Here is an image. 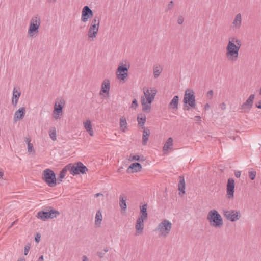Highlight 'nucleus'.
I'll list each match as a JSON object with an SVG mask.
<instances>
[{
  "label": "nucleus",
  "instance_id": "nucleus-1",
  "mask_svg": "<svg viewBox=\"0 0 261 261\" xmlns=\"http://www.w3.org/2000/svg\"><path fill=\"white\" fill-rule=\"evenodd\" d=\"M241 45V40L237 37L231 36L228 38L225 54L228 61L236 62L238 60Z\"/></svg>",
  "mask_w": 261,
  "mask_h": 261
},
{
  "label": "nucleus",
  "instance_id": "nucleus-2",
  "mask_svg": "<svg viewBox=\"0 0 261 261\" xmlns=\"http://www.w3.org/2000/svg\"><path fill=\"white\" fill-rule=\"evenodd\" d=\"M157 92L158 90L155 87H148L143 88V95L141 97V102L143 112L147 113L150 112L151 103L155 98Z\"/></svg>",
  "mask_w": 261,
  "mask_h": 261
},
{
  "label": "nucleus",
  "instance_id": "nucleus-3",
  "mask_svg": "<svg viewBox=\"0 0 261 261\" xmlns=\"http://www.w3.org/2000/svg\"><path fill=\"white\" fill-rule=\"evenodd\" d=\"M130 64L128 61H121L116 70L115 74L117 79L120 83L125 82L129 76L128 70L130 68Z\"/></svg>",
  "mask_w": 261,
  "mask_h": 261
},
{
  "label": "nucleus",
  "instance_id": "nucleus-4",
  "mask_svg": "<svg viewBox=\"0 0 261 261\" xmlns=\"http://www.w3.org/2000/svg\"><path fill=\"white\" fill-rule=\"evenodd\" d=\"M172 228L171 222L167 219L162 220L157 225L154 231L160 238H166L171 233Z\"/></svg>",
  "mask_w": 261,
  "mask_h": 261
},
{
  "label": "nucleus",
  "instance_id": "nucleus-5",
  "mask_svg": "<svg viewBox=\"0 0 261 261\" xmlns=\"http://www.w3.org/2000/svg\"><path fill=\"white\" fill-rule=\"evenodd\" d=\"M41 18L39 14L33 15L30 19L28 30V34L30 37L33 38L38 34L41 26Z\"/></svg>",
  "mask_w": 261,
  "mask_h": 261
},
{
  "label": "nucleus",
  "instance_id": "nucleus-6",
  "mask_svg": "<svg viewBox=\"0 0 261 261\" xmlns=\"http://www.w3.org/2000/svg\"><path fill=\"white\" fill-rule=\"evenodd\" d=\"M206 218L210 225L214 228H220L223 225L222 216L215 209L211 210L208 212Z\"/></svg>",
  "mask_w": 261,
  "mask_h": 261
},
{
  "label": "nucleus",
  "instance_id": "nucleus-7",
  "mask_svg": "<svg viewBox=\"0 0 261 261\" xmlns=\"http://www.w3.org/2000/svg\"><path fill=\"white\" fill-rule=\"evenodd\" d=\"M100 27V19L97 16H95L90 22L88 27L87 36L88 40L93 41L98 35Z\"/></svg>",
  "mask_w": 261,
  "mask_h": 261
},
{
  "label": "nucleus",
  "instance_id": "nucleus-8",
  "mask_svg": "<svg viewBox=\"0 0 261 261\" xmlns=\"http://www.w3.org/2000/svg\"><path fill=\"white\" fill-rule=\"evenodd\" d=\"M66 105L65 100L62 97L57 98L54 103L52 113L53 118L55 120L60 119L63 114V108Z\"/></svg>",
  "mask_w": 261,
  "mask_h": 261
},
{
  "label": "nucleus",
  "instance_id": "nucleus-9",
  "mask_svg": "<svg viewBox=\"0 0 261 261\" xmlns=\"http://www.w3.org/2000/svg\"><path fill=\"white\" fill-rule=\"evenodd\" d=\"M43 179L49 187H54L57 185L55 174L50 169H46L43 171Z\"/></svg>",
  "mask_w": 261,
  "mask_h": 261
},
{
  "label": "nucleus",
  "instance_id": "nucleus-10",
  "mask_svg": "<svg viewBox=\"0 0 261 261\" xmlns=\"http://www.w3.org/2000/svg\"><path fill=\"white\" fill-rule=\"evenodd\" d=\"M68 166L70 169V173L73 175L80 174H84L88 171L87 168L81 162L69 164Z\"/></svg>",
  "mask_w": 261,
  "mask_h": 261
},
{
  "label": "nucleus",
  "instance_id": "nucleus-11",
  "mask_svg": "<svg viewBox=\"0 0 261 261\" xmlns=\"http://www.w3.org/2000/svg\"><path fill=\"white\" fill-rule=\"evenodd\" d=\"M183 101L184 103L187 104L191 108H194L195 107V97L194 92L192 90L187 89L186 90Z\"/></svg>",
  "mask_w": 261,
  "mask_h": 261
},
{
  "label": "nucleus",
  "instance_id": "nucleus-12",
  "mask_svg": "<svg viewBox=\"0 0 261 261\" xmlns=\"http://www.w3.org/2000/svg\"><path fill=\"white\" fill-rule=\"evenodd\" d=\"M60 213L59 211L51 209L48 212L45 211H40L39 212L36 217L43 221H45L47 219H53L57 217L58 215H59Z\"/></svg>",
  "mask_w": 261,
  "mask_h": 261
},
{
  "label": "nucleus",
  "instance_id": "nucleus-13",
  "mask_svg": "<svg viewBox=\"0 0 261 261\" xmlns=\"http://www.w3.org/2000/svg\"><path fill=\"white\" fill-rule=\"evenodd\" d=\"M224 216L227 220L235 222L240 219L241 214L239 211L230 210L224 211Z\"/></svg>",
  "mask_w": 261,
  "mask_h": 261
},
{
  "label": "nucleus",
  "instance_id": "nucleus-14",
  "mask_svg": "<svg viewBox=\"0 0 261 261\" xmlns=\"http://www.w3.org/2000/svg\"><path fill=\"white\" fill-rule=\"evenodd\" d=\"M110 88L111 85L110 80L108 79H105L101 83L99 95L104 97H109Z\"/></svg>",
  "mask_w": 261,
  "mask_h": 261
},
{
  "label": "nucleus",
  "instance_id": "nucleus-15",
  "mask_svg": "<svg viewBox=\"0 0 261 261\" xmlns=\"http://www.w3.org/2000/svg\"><path fill=\"white\" fill-rule=\"evenodd\" d=\"M243 25V15L241 13L236 14L231 22V27L233 30L241 29Z\"/></svg>",
  "mask_w": 261,
  "mask_h": 261
},
{
  "label": "nucleus",
  "instance_id": "nucleus-16",
  "mask_svg": "<svg viewBox=\"0 0 261 261\" xmlns=\"http://www.w3.org/2000/svg\"><path fill=\"white\" fill-rule=\"evenodd\" d=\"M255 98V95L251 94L249 95L247 100L241 106V109L244 112H248L251 110L253 107V101Z\"/></svg>",
  "mask_w": 261,
  "mask_h": 261
},
{
  "label": "nucleus",
  "instance_id": "nucleus-17",
  "mask_svg": "<svg viewBox=\"0 0 261 261\" xmlns=\"http://www.w3.org/2000/svg\"><path fill=\"white\" fill-rule=\"evenodd\" d=\"M93 15V13L91 9L88 6H85L82 10L81 21L83 22H86L92 17Z\"/></svg>",
  "mask_w": 261,
  "mask_h": 261
},
{
  "label": "nucleus",
  "instance_id": "nucleus-18",
  "mask_svg": "<svg viewBox=\"0 0 261 261\" xmlns=\"http://www.w3.org/2000/svg\"><path fill=\"white\" fill-rule=\"evenodd\" d=\"M234 187V180L232 178H229L228 180L226 187V195L227 197L229 199L233 198Z\"/></svg>",
  "mask_w": 261,
  "mask_h": 261
},
{
  "label": "nucleus",
  "instance_id": "nucleus-19",
  "mask_svg": "<svg viewBox=\"0 0 261 261\" xmlns=\"http://www.w3.org/2000/svg\"><path fill=\"white\" fill-rule=\"evenodd\" d=\"M146 220L137 218L135 226V235L139 236L143 233L144 230V221Z\"/></svg>",
  "mask_w": 261,
  "mask_h": 261
},
{
  "label": "nucleus",
  "instance_id": "nucleus-20",
  "mask_svg": "<svg viewBox=\"0 0 261 261\" xmlns=\"http://www.w3.org/2000/svg\"><path fill=\"white\" fill-rule=\"evenodd\" d=\"M21 95V90L19 87H15L13 89L12 103L13 106L17 105L19 98Z\"/></svg>",
  "mask_w": 261,
  "mask_h": 261
},
{
  "label": "nucleus",
  "instance_id": "nucleus-21",
  "mask_svg": "<svg viewBox=\"0 0 261 261\" xmlns=\"http://www.w3.org/2000/svg\"><path fill=\"white\" fill-rule=\"evenodd\" d=\"M173 150V139L172 137H169L165 141L163 147V151L164 154H167L169 151Z\"/></svg>",
  "mask_w": 261,
  "mask_h": 261
},
{
  "label": "nucleus",
  "instance_id": "nucleus-22",
  "mask_svg": "<svg viewBox=\"0 0 261 261\" xmlns=\"http://www.w3.org/2000/svg\"><path fill=\"white\" fill-rule=\"evenodd\" d=\"M83 127L88 134L93 137L94 135V132L91 120L89 119H86L83 122Z\"/></svg>",
  "mask_w": 261,
  "mask_h": 261
},
{
  "label": "nucleus",
  "instance_id": "nucleus-23",
  "mask_svg": "<svg viewBox=\"0 0 261 261\" xmlns=\"http://www.w3.org/2000/svg\"><path fill=\"white\" fill-rule=\"evenodd\" d=\"M25 114V109L24 107H20L18 110H17L14 115V120L15 122H17L19 120H22Z\"/></svg>",
  "mask_w": 261,
  "mask_h": 261
},
{
  "label": "nucleus",
  "instance_id": "nucleus-24",
  "mask_svg": "<svg viewBox=\"0 0 261 261\" xmlns=\"http://www.w3.org/2000/svg\"><path fill=\"white\" fill-rule=\"evenodd\" d=\"M103 219L102 212L100 210L97 211L95 216V226L96 227L99 228L101 227Z\"/></svg>",
  "mask_w": 261,
  "mask_h": 261
},
{
  "label": "nucleus",
  "instance_id": "nucleus-25",
  "mask_svg": "<svg viewBox=\"0 0 261 261\" xmlns=\"http://www.w3.org/2000/svg\"><path fill=\"white\" fill-rule=\"evenodd\" d=\"M142 165L139 163H132L128 168L127 170V172H130V170H131L132 173L138 172H140L142 170Z\"/></svg>",
  "mask_w": 261,
  "mask_h": 261
},
{
  "label": "nucleus",
  "instance_id": "nucleus-26",
  "mask_svg": "<svg viewBox=\"0 0 261 261\" xmlns=\"http://www.w3.org/2000/svg\"><path fill=\"white\" fill-rule=\"evenodd\" d=\"M179 182L178 184V189L179 190V194L182 195L185 193L186 184L184 176H180L179 177Z\"/></svg>",
  "mask_w": 261,
  "mask_h": 261
},
{
  "label": "nucleus",
  "instance_id": "nucleus-27",
  "mask_svg": "<svg viewBox=\"0 0 261 261\" xmlns=\"http://www.w3.org/2000/svg\"><path fill=\"white\" fill-rule=\"evenodd\" d=\"M147 205L146 204H145L140 206V216L138 217V218L146 220L147 219L148 214L147 212Z\"/></svg>",
  "mask_w": 261,
  "mask_h": 261
},
{
  "label": "nucleus",
  "instance_id": "nucleus-28",
  "mask_svg": "<svg viewBox=\"0 0 261 261\" xmlns=\"http://www.w3.org/2000/svg\"><path fill=\"white\" fill-rule=\"evenodd\" d=\"M69 171L70 172V169L68 166V164L66 165L60 172L58 178L57 179V181H58V183L61 182L63 179L65 177L67 172Z\"/></svg>",
  "mask_w": 261,
  "mask_h": 261
},
{
  "label": "nucleus",
  "instance_id": "nucleus-29",
  "mask_svg": "<svg viewBox=\"0 0 261 261\" xmlns=\"http://www.w3.org/2000/svg\"><path fill=\"white\" fill-rule=\"evenodd\" d=\"M120 129L123 132L127 130V123L124 116H122L120 119Z\"/></svg>",
  "mask_w": 261,
  "mask_h": 261
},
{
  "label": "nucleus",
  "instance_id": "nucleus-30",
  "mask_svg": "<svg viewBox=\"0 0 261 261\" xmlns=\"http://www.w3.org/2000/svg\"><path fill=\"white\" fill-rule=\"evenodd\" d=\"M163 68L160 64H156L153 67V76L155 79L158 78L162 73Z\"/></svg>",
  "mask_w": 261,
  "mask_h": 261
},
{
  "label": "nucleus",
  "instance_id": "nucleus-31",
  "mask_svg": "<svg viewBox=\"0 0 261 261\" xmlns=\"http://www.w3.org/2000/svg\"><path fill=\"white\" fill-rule=\"evenodd\" d=\"M126 198L124 195H121L119 197V206L122 211H125L127 208Z\"/></svg>",
  "mask_w": 261,
  "mask_h": 261
},
{
  "label": "nucleus",
  "instance_id": "nucleus-32",
  "mask_svg": "<svg viewBox=\"0 0 261 261\" xmlns=\"http://www.w3.org/2000/svg\"><path fill=\"white\" fill-rule=\"evenodd\" d=\"M179 97L178 96H174L170 102L169 107L172 109H177L178 108Z\"/></svg>",
  "mask_w": 261,
  "mask_h": 261
},
{
  "label": "nucleus",
  "instance_id": "nucleus-33",
  "mask_svg": "<svg viewBox=\"0 0 261 261\" xmlns=\"http://www.w3.org/2000/svg\"><path fill=\"white\" fill-rule=\"evenodd\" d=\"M150 132L148 128H144L143 130V134L142 136V144L144 145H146L150 135Z\"/></svg>",
  "mask_w": 261,
  "mask_h": 261
},
{
  "label": "nucleus",
  "instance_id": "nucleus-34",
  "mask_svg": "<svg viewBox=\"0 0 261 261\" xmlns=\"http://www.w3.org/2000/svg\"><path fill=\"white\" fill-rule=\"evenodd\" d=\"M137 122L140 126H144L146 122V116L145 114L140 113L138 115Z\"/></svg>",
  "mask_w": 261,
  "mask_h": 261
},
{
  "label": "nucleus",
  "instance_id": "nucleus-35",
  "mask_svg": "<svg viewBox=\"0 0 261 261\" xmlns=\"http://www.w3.org/2000/svg\"><path fill=\"white\" fill-rule=\"evenodd\" d=\"M48 135L50 139L53 141L57 140V130L55 127L53 126L49 128Z\"/></svg>",
  "mask_w": 261,
  "mask_h": 261
},
{
  "label": "nucleus",
  "instance_id": "nucleus-36",
  "mask_svg": "<svg viewBox=\"0 0 261 261\" xmlns=\"http://www.w3.org/2000/svg\"><path fill=\"white\" fill-rule=\"evenodd\" d=\"M256 176V171L253 169H249L248 170V177L251 180L255 179Z\"/></svg>",
  "mask_w": 261,
  "mask_h": 261
},
{
  "label": "nucleus",
  "instance_id": "nucleus-37",
  "mask_svg": "<svg viewBox=\"0 0 261 261\" xmlns=\"http://www.w3.org/2000/svg\"><path fill=\"white\" fill-rule=\"evenodd\" d=\"M128 160L130 162H133V161H144L143 159H140V156L139 155H137V154H136V155H132V154H131L129 156Z\"/></svg>",
  "mask_w": 261,
  "mask_h": 261
},
{
  "label": "nucleus",
  "instance_id": "nucleus-38",
  "mask_svg": "<svg viewBox=\"0 0 261 261\" xmlns=\"http://www.w3.org/2000/svg\"><path fill=\"white\" fill-rule=\"evenodd\" d=\"M31 140H29V142H28V151L30 153H35V150L34 149L33 144L30 142Z\"/></svg>",
  "mask_w": 261,
  "mask_h": 261
},
{
  "label": "nucleus",
  "instance_id": "nucleus-39",
  "mask_svg": "<svg viewBox=\"0 0 261 261\" xmlns=\"http://www.w3.org/2000/svg\"><path fill=\"white\" fill-rule=\"evenodd\" d=\"M177 23L178 24L181 25L184 23V17L181 15L179 16L177 18Z\"/></svg>",
  "mask_w": 261,
  "mask_h": 261
},
{
  "label": "nucleus",
  "instance_id": "nucleus-40",
  "mask_svg": "<svg viewBox=\"0 0 261 261\" xmlns=\"http://www.w3.org/2000/svg\"><path fill=\"white\" fill-rule=\"evenodd\" d=\"M138 104L137 100L136 99H134L132 103L131 108L134 109H136L137 107H138Z\"/></svg>",
  "mask_w": 261,
  "mask_h": 261
},
{
  "label": "nucleus",
  "instance_id": "nucleus-41",
  "mask_svg": "<svg viewBox=\"0 0 261 261\" xmlns=\"http://www.w3.org/2000/svg\"><path fill=\"white\" fill-rule=\"evenodd\" d=\"M30 249V244H28L25 246L24 248V254L27 255L28 254V252Z\"/></svg>",
  "mask_w": 261,
  "mask_h": 261
},
{
  "label": "nucleus",
  "instance_id": "nucleus-42",
  "mask_svg": "<svg viewBox=\"0 0 261 261\" xmlns=\"http://www.w3.org/2000/svg\"><path fill=\"white\" fill-rule=\"evenodd\" d=\"M219 107L222 110H224L226 108V105L225 102H222L220 104Z\"/></svg>",
  "mask_w": 261,
  "mask_h": 261
},
{
  "label": "nucleus",
  "instance_id": "nucleus-43",
  "mask_svg": "<svg viewBox=\"0 0 261 261\" xmlns=\"http://www.w3.org/2000/svg\"><path fill=\"white\" fill-rule=\"evenodd\" d=\"M174 5V2L173 1H171L169 2L168 4V8L169 9H171L173 8Z\"/></svg>",
  "mask_w": 261,
  "mask_h": 261
},
{
  "label": "nucleus",
  "instance_id": "nucleus-44",
  "mask_svg": "<svg viewBox=\"0 0 261 261\" xmlns=\"http://www.w3.org/2000/svg\"><path fill=\"white\" fill-rule=\"evenodd\" d=\"M41 235L39 233H37L35 238V241L37 243H39L40 241Z\"/></svg>",
  "mask_w": 261,
  "mask_h": 261
},
{
  "label": "nucleus",
  "instance_id": "nucleus-45",
  "mask_svg": "<svg viewBox=\"0 0 261 261\" xmlns=\"http://www.w3.org/2000/svg\"><path fill=\"white\" fill-rule=\"evenodd\" d=\"M97 254L99 257L102 258L104 256L105 253L102 251H101L98 252Z\"/></svg>",
  "mask_w": 261,
  "mask_h": 261
},
{
  "label": "nucleus",
  "instance_id": "nucleus-46",
  "mask_svg": "<svg viewBox=\"0 0 261 261\" xmlns=\"http://www.w3.org/2000/svg\"><path fill=\"white\" fill-rule=\"evenodd\" d=\"M213 94V90H210L207 92V95L209 97V98H211L212 97Z\"/></svg>",
  "mask_w": 261,
  "mask_h": 261
},
{
  "label": "nucleus",
  "instance_id": "nucleus-47",
  "mask_svg": "<svg viewBox=\"0 0 261 261\" xmlns=\"http://www.w3.org/2000/svg\"><path fill=\"white\" fill-rule=\"evenodd\" d=\"M255 106L256 108H257L258 109H261V100L255 103Z\"/></svg>",
  "mask_w": 261,
  "mask_h": 261
},
{
  "label": "nucleus",
  "instance_id": "nucleus-48",
  "mask_svg": "<svg viewBox=\"0 0 261 261\" xmlns=\"http://www.w3.org/2000/svg\"><path fill=\"white\" fill-rule=\"evenodd\" d=\"M82 259V261H90L89 258L86 255L83 256Z\"/></svg>",
  "mask_w": 261,
  "mask_h": 261
},
{
  "label": "nucleus",
  "instance_id": "nucleus-49",
  "mask_svg": "<svg viewBox=\"0 0 261 261\" xmlns=\"http://www.w3.org/2000/svg\"><path fill=\"white\" fill-rule=\"evenodd\" d=\"M235 176L237 178H239L241 176V172L240 171H236L235 172Z\"/></svg>",
  "mask_w": 261,
  "mask_h": 261
},
{
  "label": "nucleus",
  "instance_id": "nucleus-50",
  "mask_svg": "<svg viewBox=\"0 0 261 261\" xmlns=\"http://www.w3.org/2000/svg\"><path fill=\"white\" fill-rule=\"evenodd\" d=\"M210 108V105L208 103H206L204 105V109L205 111L208 110Z\"/></svg>",
  "mask_w": 261,
  "mask_h": 261
},
{
  "label": "nucleus",
  "instance_id": "nucleus-51",
  "mask_svg": "<svg viewBox=\"0 0 261 261\" xmlns=\"http://www.w3.org/2000/svg\"><path fill=\"white\" fill-rule=\"evenodd\" d=\"M195 119L197 121H201V117L199 116H196L195 117Z\"/></svg>",
  "mask_w": 261,
  "mask_h": 261
},
{
  "label": "nucleus",
  "instance_id": "nucleus-52",
  "mask_svg": "<svg viewBox=\"0 0 261 261\" xmlns=\"http://www.w3.org/2000/svg\"><path fill=\"white\" fill-rule=\"evenodd\" d=\"M44 260V256L43 255H41L39 257L37 261H43Z\"/></svg>",
  "mask_w": 261,
  "mask_h": 261
},
{
  "label": "nucleus",
  "instance_id": "nucleus-53",
  "mask_svg": "<svg viewBox=\"0 0 261 261\" xmlns=\"http://www.w3.org/2000/svg\"><path fill=\"white\" fill-rule=\"evenodd\" d=\"M105 253L109 251V248L106 247L103 250H102Z\"/></svg>",
  "mask_w": 261,
  "mask_h": 261
},
{
  "label": "nucleus",
  "instance_id": "nucleus-54",
  "mask_svg": "<svg viewBox=\"0 0 261 261\" xmlns=\"http://www.w3.org/2000/svg\"><path fill=\"white\" fill-rule=\"evenodd\" d=\"M103 195L101 193H97L95 195V197H98L100 196H102Z\"/></svg>",
  "mask_w": 261,
  "mask_h": 261
},
{
  "label": "nucleus",
  "instance_id": "nucleus-55",
  "mask_svg": "<svg viewBox=\"0 0 261 261\" xmlns=\"http://www.w3.org/2000/svg\"><path fill=\"white\" fill-rule=\"evenodd\" d=\"M3 174V172L1 170H0V178H2Z\"/></svg>",
  "mask_w": 261,
  "mask_h": 261
},
{
  "label": "nucleus",
  "instance_id": "nucleus-56",
  "mask_svg": "<svg viewBox=\"0 0 261 261\" xmlns=\"http://www.w3.org/2000/svg\"><path fill=\"white\" fill-rule=\"evenodd\" d=\"M17 261H25V259L23 258H21L19 259Z\"/></svg>",
  "mask_w": 261,
  "mask_h": 261
},
{
  "label": "nucleus",
  "instance_id": "nucleus-57",
  "mask_svg": "<svg viewBox=\"0 0 261 261\" xmlns=\"http://www.w3.org/2000/svg\"><path fill=\"white\" fill-rule=\"evenodd\" d=\"M186 109L187 110H189V107H188V106H186Z\"/></svg>",
  "mask_w": 261,
  "mask_h": 261
},
{
  "label": "nucleus",
  "instance_id": "nucleus-58",
  "mask_svg": "<svg viewBox=\"0 0 261 261\" xmlns=\"http://www.w3.org/2000/svg\"><path fill=\"white\" fill-rule=\"evenodd\" d=\"M29 140H30V139H27V140L26 141L27 143H28V142H29Z\"/></svg>",
  "mask_w": 261,
  "mask_h": 261
}]
</instances>
